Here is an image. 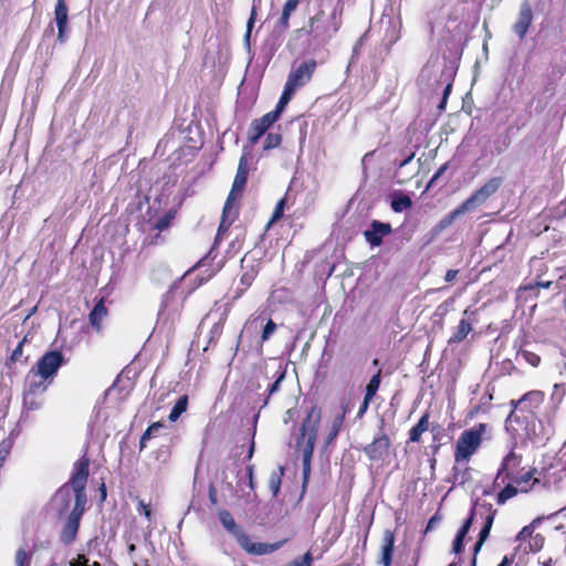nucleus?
<instances>
[{"label": "nucleus", "mask_w": 566, "mask_h": 566, "mask_svg": "<svg viewBox=\"0 0 566 566\" xmlns=\"http://www.w3.org/2000/svg\"><path fill=\"white\" fill-rule=\"evenodd\" d=\"M88 459L86 458L80 459L74 464L72 485L75 493V505L61 534V539L64 543H71L72 541H74L80 526V520L82 517L84 506L86 503L85 485L88 478Z\"/></svg>", "instance_id": "1"}, {"label": "nucleus", "mask_w": 566, "mask_h": 566, "mask_svg": "<svg viewBox=\"0 0 566 566\" xmlns=\"http://www.w3.org/2000/svg\"><path fill=\"white\" fill-rule=\"evenodd\" d=\"M321 419V409L316 406H312L306 418L302 422L300 436L296 440V447L302 452L304 482L308 479L311 473V460L314 452Z\"/></svg>", "instance_id": "2"}, {"label": "nucleus", "mask_w": 566, "mask_h": 566, "mask_svg": "<svg viewBox=\"0 0 566 566\" xmlns=\"http://www.w3.org/2000/svg\"><path fill=\"white\" fill-rule=\"evenodd\" d=\"M248 155L249 150L245 147L243 149V154L239 160V166L237 170V175L232 185L231 192L226 201L223 213L221 218V222L218 229V233L216 237V242L219 241L222 234L228 231L229 227L233 222L235 218V213H231L232 210V200L235 198L237 192H241L247 184L248 179Z\"/></svg>", "instance_id": "3"}, {"label": "nucleus", "mask_w": 566, "mask_h": 566, "mask_svg": "<svg viewBox=\"0 0 566 566\" xmlns=\"http://www.w3.org/2000/svg\"><path fill=\"white\" fill-rule=\"evenodd\" d=\"M218 517L223 527L235 537L241 548L251 555L260 556L271 554L279 547L277 544L252 542L251 538L237 525L231 513L226 510L220 511L218 513Z\"/></svg>", "instance_id": "4"}, {"label": "nucleus", "mask_w": 566, "mask_h": 566, "mask_svg": "<svg viewBox=\"0 0 566 566\" xmlns=\"http://www.w3.org/2000/svg\"><path fill=\"white\" fill-rule=\"evenodd\" d=\"M496 514V510L493 509L492 504L483 502L475 503L474 507L471 511L469 518L464 522L462 527L458 531V535L465 537L468 534L473 521L480 516L483 520V526L479 534V539L474 545V556L479 553L484 542L488 539L490 535V531L492 528L494 517ZM476 558L474 557L472 560V566H475Z\"/></svg>", "instance_id": "5"}, {"label": "nucleus", "mask_w": 566, "mask_h": 566, "mask_svg": "<svg viewBox=\"0 0 566 566\" xmlns=\"http://www.w3.org/2000/svg\"><path fill=\"white\" fill-rule=\"evenodd\" d=\"M342 25V8H335L331 14L318 11L308 21L307 33L316 41L325 42L332 39Z\"/></svg>", "instance_id": "6"}, {"label": "nucleus", "mask_w": 566, "mask_h": 566, "mask_svg": "<svg viewBox=\"0 0 566 566\" xmlns=\"http://www.w3.org/2000/svg\"><path fill=\"white\" fill-rule=\"evenodd\" d=\"M52 382L42 378L33 369H30L25 376L23 388V406L29 410H36L41 407L40 397L48 390Z\"/></svg>", "instance_id": "7"}, {"label": "nucleus", "mask_w": 566, "mask_h": 566, "mask_svg": "<svg viewBox=\"0 0 566 566\" xmlns=\"http://www.w3.org/2000/svg\"><path fill=\"white\" fill-rule=\"evenodd\" d=\"M484 431L485 424L481 423L476 429L465 430L461 433L454 452L455 462L467 461L475 453L482 442Z\"/></svg>", "instance_id": "8"}, {"label": "nucleus", "mask_w": 566, "mask_h": 566, "mask_svg": "<svg viewBox=\"0 0 566 566\" xmlns=\"http://www.w3.org/2000/svg\"><path fill=\"white\" fill-rule=\"evenodd\" d=\"M65 364L62 352L54 349L43 354L38 360L36 365L32 367L36 374L42 378L53 382L59 369Z\"/></svg>", "instance_id": "9"}, {"label": "nucleus", "mask_w": 566, "mask_h": 566, "mask_svg": "<svg viewBox=\"0 0 566 566\" xmlns=\"http://www.w3.org/2000/svg\"><path fill=\"white\" fill-rule=\"evenodd\" d=\"M502 179L493 177L489 179L483 186L474 191L463 203V209L468 212L473 211L482 206L491 196H493L500 188Z\"/></svg>", "instance_id": "10"}, {"label": "nucleus", "mask_w": 566, "mask_h": 566, "mask_svg": "<svg viewBox=\"0 0 566 566\" xmlns=\"http://www.w3.org/2000/svg\"><path fill=\"white\" fill-rule=\"evenodd\" d=\"M316 67L317 62L314 59L303 61L290 72L285 84L296 91L311 81Z\"/></svg>", "instance_id": "11"}, {"label": "nucleus", "mask_w": 566, "mask_h": 566, "mask_svg": "<svg viewBox=\"0 0 566 566\" xmlns=\"http://www.w3.org/2000/svg\"><path fill=\"white\" fill-rule=\"evenodd\" d=\"M277 120L276 113H266L261 118L254 119L248 130V139L255 145L265 132Z\"/></svg>", "instance_id": "12"}, {"label": "nucleus", "mask_w": 566, "mask_h": 566, "mask_svg": "<svg viewBox=\"0 0 566 566\" xmlns=\"http://www.w3.org/2000/svg\"><path fill=\"white\" fill-rule=\"evenodd\" d=\"M533 21V12L528 0L521 3L517 21L513 25L514 33L523 39Z\"/></svg>", "instance_id": "13"}, {"label": "nucleus", "mask_w": 566, "mask_h": 566, "mask_svg": "<svg viewBox=\"0 0 566 566\" xmlns=\"http://www.w3.org/2000/svg\"><path fill=\"white\" fill-rule=\"evenodd\" d=\"M390 232L391 226L389 223L374 220L370 228L364 231V237L371 247H379L382 243L384 237Z\"/></svg>", "instance_id": "14"}, {"label": "nucleus", "mask_w": 566, "mask_h": 566, "mask_svg": "<svg viewBox=\"0 0 566 566\" xmlns=\"http://www.w3.org/2000/svg\"><path fill=\"white\" fill-rule=\"evenodd\" d=\"M73 500L75 501V493H74V489L72 485V479H71L70 484H65L57 490V492L53 496L52 503H53L55 510L60 514H63L70 509L71 502Z\"/></svg>", "instance_id": "15"}, {"label": "nucleus", "mask_w": 566, "mask_h": 566, "mask_svg": "<svg viewBox=\"0 0 566 566\" xmlns=\"http://www.w3.org/2000/svg\"><path fill=\"white\" fill-rule=\"evenodd\" d=\"M389 447V438L382 434L378 438H375L373 442L365 448V453L370 460H380L388 454Z\"/></svg>", "instance_id": "16"}, {"label": "nucleus", "mask_w": 566, "mask_h": 566, "mask_svg": "<svg viewBox=\"0 0 566 566\" xmlns=\"http://www.w3.org/2000/svg\"><path fill=\"white\" fill-rule=\"evenodd\" d=\"M521 463V458L513 451H511L502 461L501 467L495 476L494 483H504L506 479H511L513 470Z\"/></svg>", "instance_id": "17"}, {"label": "nucleus", "mask_w": 566, "mask_h": 566, "mask_svg": "<svg viewBox=\"0 0 566 566\" xmlns=\"http://www.w3.org/2000/svg\"><path fill=\"white\" fill-rule=\"evenodd\" d=\"M535 471V469H532L520 475L511 474V479L509 480L517 486L520 492L526 493L533 488L534 484L539 482L538 479L534 478Z\"/></svg>", "instance_id": "18"}, {"label": "nucleus", "mask_w": 566, "mask_h": 566, "mask_svg": "<svg viewBox=\"0 0 566 566\" xmlns=\"http://www.w3.org/2000/svg\"><path fill=\"white\" fill-rule=\"evenodd\" d=\"M395 546V535L391 531L387 530L382 535V545H381V564L384 566H390L392 560V553Z\"/></svg>", "instance_id": "19"}, {"label": "nucleus", "mask_w": 566, "mask_h": 566, "mask_svg": "<svg viewBox=\"0 0 566 566\" xmlns=\"http://www.w3.org/2000/svg\"><path fill=\"white\" fill-rule=\"evenodd\" d=\"M395 546V535L391 531L387 530L382 535V545H381V564L384 566H390L392 560V553Z\"/></svg>", "instance_id": "20"}, {"label": "nucleus", "mask_w": 566, "mask_h": 566, "mask_svg": "<svg viewBox=\"0 0 566 566\" xmlns=\"http://www.w3.org/2000/svg\"><path fill=\"white\" fill-rule=\"evenodd\" d=\"M346 412H347V407L342 406L340 409L335 413V416L331 422L328 434L326 437V444L332 443L338 436L339 430L343 426Z\"/></svg>", "instance_id": "21"}, {"label": "nucleus", "mask_w": 566, "mask_h": 566, "mask_svg": "<svg viewBox=\"0 0 566 566\" xmlns=\"http://www.w3.org/2000/svg\"><path fill=\"white\" fill-rule=\"evenodd\" d=\"M470 332H472V325L471 323L465 319V318H462L454 333L452 334V336L449 338L448 343L449 344H459L461 343L463 339H465V337L470 334Z\"/></svg>", "instance_id": "22"}, {"label": "nucleus", "mask_w": 566, "mask_h": 566, "mask_svg": "<svg viewBox=\"0 0 566 566\" xmlns=\"http://www.w3.org/2000/svg\"><path fill=\"white\" fill-rule=\"evenodd\" d=\"M429 429V413H424L409 431V440L411 442H419L421 434Z\"/></svg>", "instance_id": "23"}, {"label": "nucleus", "mask_w": 566, "mask_h": 566, "mask_svg": "<svg viewBox=\"0 0 566 566\" xmlns=\"http://www.w3.org/2000/svg\"><path fill=\"white\" fill-rule=\"evenodd\" d=\"M106 314L107 311L102 301L98 302L90 313V323L92 324L93 327L96 328L97 332L101 331V322L104 319Z\"/></svg>", "instance_id": "24"}, {"label": "nucleus", "mask_w": 566, "mask_h": 566, "mask_svg": "<svg viewBox=\"0 0 566 566\" xmlns=\"http://www.w3.org/2000/svg\"><path fill=\"white\" fill-rule=\"evenodd\" d=\"M544 400V394L539 390H533L525 394L520 400L518 403H524L528 406V409L532 410L537 408Z\"/></svg>", "instance_id": "25"}, {"label": "nucleus", "mask_w": 566, "mask_h": 566, "mask_svg": "<svg viewBox=\"0 0 566 566\" xmlns=\"http://www.w3.org/2000/svg\"><path fill=\"white\" fill-rule=\"evenodd\" d=\"M411 206H412V201H411L410 197L407 195L397 193L392 197L391 209L397 213H400L403 210L409 209Z\"/></svg>", "instance_id": "26"}, {"label": "nucleus", "mask_w": 566, "mask_h": 566, "mask_svg": "<svg viewBox=\"0 0 566 566\" xmlns=\"http://www.w3.org/2000/svg\"><path fill=\"white\" fill-rule=\"evenodd\" d=\"M54 15L56 25H67L69 9L64 0H56Z\"/></svg>", "instance_id": "27"}, {"label": "nucleus", "mask_w": 566, "mask_h": 566, "mask_svg": "<svg viewBox=\"0 0 566 566\" xmlns=\"http://www.w3.org/2000/svg\"><path fill=\"white\" fill-rule=\"evenodd\" d=\"M294 93H295V91L293 88H291L286 84L284 85V90H283V93H282L279 102H277V105H276L275 109L271 112V113H276L277 119L280 118L281 113L283 112V109L287 105V103L291 101Z\"/></svg>", "instance_id": "28"}, {"label": "nucleus", "mask_w": 566, "mask_h": 566, "mask_svg": "<svg viewBox=\"0 0 566 566\" xmlns=\"http://www.w3.org/2000/svg\"><path fill=\"white\" fill-rule=\"evenodd\" d=\"M188 407V397L186 395L179 397L175 406L172 407L168 419L171 422H175L186 410Z\"/></svg>", "instance_id": "29"}, {"label": "nucleus", "mask_w": 566, "mask_h": 566, "mask_svg": "<svg viewBox=\"0 0 566 566\" xmlns=\"http://www.w3.org/2000/svg\"><path fill=\"white\" fill-rule=\"evenodd\" d=\"M520 490L517 486L511 481V483H507L505 488L497 494L496 502L499 505H503L509 501L510 499L514 497Z\"/></svg>", "instance_id": "30"}, {"label": "nucleus", "mask_w": 566, "mask_h": 566, "mask_svg": "<svg viewBox=\"0 0 566 566\" xmlns=\"http://www.w3.org/2000/svg\"><path fill=\"white\" fill-rule=\"evenodd\" d=\"M465 212H468V211L465 209H463V206L462 205L459 206L453 211H451L449 214H447L443 219H441V221L438 224V228L440 230L448 228L449 226H451L454 222V220L457 218L464 214Z\"/></svg>", "instance_id": "31"}, {"label": "nucleus", "mask_w": 566, "mask_h": 566, "mask_svg": "<svg viewBox=\"0 0 566 566\" xmlns=\"http://www.w3.org/2000/svg\"><path fill=\"white\" fill-rule=\"evenodd\" d=\"M380 374H381V370L379 369L370 378L369 382L367 384L366 392H365L366 400H373V398L375 397L377 390L379 389V386H380Z\"/></svg>", "instance_id": "32"}, {"label": "nucleus", "mask_w": 566, "mask_h": 566, "mask_svg": "<svg viewBox=\"0 0 566 566\" xmlns=\"http://www.w3.org/2000/svg\"><path fill=\"white\" fill-rule=\"evenodd\" d=\"M283 475V468L277 471H273L269 478V489L273 496H276L281 488V478Z\"/></svg>", "instance_id": "33"}, {"label": "nucleus", "mask_w": 566, "mask_h": 566, "mask_svg": "<svg viewBox=\"0 0 566 566\" xmlns=\"http://www.w3.org/2000/svg\"><path fill=\"white\" fill-rule=\"evenodd\" d=\"M161 422H154L150 424L147 430L143 433L140 440H139V448L143 450L146 447V442L150 440L157 432L163 428Z\"/></svg>", "instance_id": "34"}, {"label": "nucleus", "mask_w": 566, "mask_h": 566, "mask_svg": "<svg viewBox=\"0 0 566 566\" xmlns=\"http://www.w3.org/2000/svg\"><path fill=\"white\" fill-rule=\"evenodd\" d=\"M261 2H262V0H252V9H251L250 18L247 22V32L244 35V39L247 42H249V40H250L251 31H252V28H253V24H254V21L256 18V10L261 6Z\"/></svg>", "instance_id": "35"}, {"label": "nucleus", "mask_w": 566, "mask_h": 566, "mask_svg": "<svg viewBox=\"0 0 566 566\" xmlns=\"http://www.w3.org/2000/svg\"><path fill=\"white\" fill-rule=\"evenodd\" d=\"M281 142H282L281 134H279V133H270V134H268V136H266V138L264 140L263 149L264 150L274 149V148L280 146Z\"/></svg>", "instance_id": "36"}, {"label": "nucleus", "mask_w": 566, "mask_h": 566, "mask_svg": "<svg viewBox=\"0 0 566 566\" xmlns=\"http://www.w3.org/2000/svg\"><path fill=\"white\" fill-rule=\"evenodd\" d=\"M12 446L13 441L10 438L3 439L0 442V468L3 465Z\"/></svg>", "instance_id": "37"}, {"label": "nucleus", "mask_w": 566, "mask_h": 566, "mask_svg": "<svg viewBox=\"0 0 566 566\" xmlns=\"http://www.w3.org/2000/svg\"><path fill=\"white\" fill-rule=\"evenodd\" d=\"M276 327H277L276 324L272 319H269L263 327L262 335H261V342L264 343V342L269 340L271 338V336L275 333Z\"/></svg>", "instance_id": "38"}, {"label": "nucleus", "mask_w": 566, "mask_h": 566, "mask_svg": "<svg viewBox=\"0 0 566 566\" xmlns=\"http://www.w3.org/2000/svg\"><path fill=\"white\" fill-rule=\"evenodd\" d=\"M17 566H30V556L24 549H18L15 553Z\"/></svg>", "instance_id": "39"}, {"label": "nucleus", "mask_w": 566, "mask_h": 566, "mask_svg": "<svg viewBox=\"0 0 566 566\" xmlns=\"http://www.w3.org/2000/svg\"><path fill=\"white\" fill-rule=\"evenodd\" d=\"M171 218L172 217L170 214H165L160 217L156 221L155 229H157L158 231L166 230L170 226Z\"/></svg>", "instance_id": "40"}, {"label": "nucleus", "mask_w": 566, "mask_h": 566, "mask_svg": "<svg viewBox=\"0 0 566 566\" xmlns=\"http://www.w3.org/2000/svg\"><path fill=\"white\" fill-rule=\"evenodd\" d=\"M522 357L532 366L536 367L538 366L541 358L538 355L531 353V352H523Z\"/></svg>", "instance_id": "41"}, {"label": "nucleus", "mask_w": 566, "mask_h": 566, "mask_svg": "<svg viewBox=\"0 0 566 566\" xmlns=\"http://www.w3.org/2000/svg\"><path fill=\"white\" fill-rule=\"evenodd\" d=\"M284 206H285V199L282 198L276 203V207H275V209L273 211V214H272V221L279 220L283 216Z\"/></svg>", "instance_id": "42"}, {"label": "nucleus", "mask_w": 566, "mask_h": 566, "mask_svg": "<svg viewBox=\"0 0 566 566\" xmlns=\"http://www.w3.org/2000/svg\"><path fill=\"white\" fill-rule=\"evenodd\" d=\"M298 3L300 0H286L282 11L292 14L297 8Z\"/></svg>", "instance_id": "43"}, {"label": "nucleus", "mask_w": 566, "mask_h": 566, "mask_svg": "<svg viewBox=\"0 0 566 566\" xmlns=\"http://www.w3.org/2000/svg\"><path fill=\"white\" fill-rule=\"evenodd\" d=\"M138 513L143 514L148 521H150L151 511L149 509V505L146 504L144 501H140L138 504Z\"/></svg>", "instance_id": "44"}, {"label": "nucleus", "mask_w": 566, "mask_h": 566, "mask_svg": "<svg viewBox=\"0 0 566 566\" xmlns=\"http://www.w3.org/2000/svg\"><path fill=\"white\" fill-rule=\"evenodd\" d=\"M463 539H464L463 536H460V535L457 534V536H455V538L453 541V546H452L453 553L459 554V553L462 552Z\"/></svg>", "instance_id": "45"}, {"label": "nucleus", "mask_w": 566, "mask_h": 566, "mask_svg": "<svg viewBox=\"0 0 566 566\" xmlns=\"http://www.w3.org/2000/svg\"><path fill=\"white\" fill-rule=\"evenodd\" d=\"M57 27V41L60 43H65L66 42V31H67V25H56Z\"/></svg>", "instance_id": "46"}, {"label": "nucleus", "mask_w": 566, "mask_h": 566, "mask_svg": "<svg viewBox=\"0 0 566 566\" xmlns=\"http://www.w3.org/2000/svg\"><path fill=\"white\" fill-rule=\"evenodd\" d=\"M448 168V165L444 164L442 165L437 171L436 174L432 176L428 187H430L431 185H433L436 182V180H438L440 178V176L447 170Z\"/></svg>", "instance_id": "47"}, {"label": "nucleus", "mask_w": 566, "mask_h": 566, "mask_svg": "<svg viewBox=\"0 0 566 566\" xmlns=\"http://www.w3.org/2000/svg\"><path fill=\"white\" fill-rule=\"evenodd\" d=\"M23 343H24V340H21L18 344V346L13 349L12 355H11L12 360H18L21 357Z\"/></svg>", "instance_id": "48"}, {"label": "nucleus", "mask_w": 566, "mask_h": 566, "mask_svg": "<svg viewBox=\"0 0 566 566\" xmlns=\"http://www.w3.org/2000/svg\"><path fill=\"white\" fill-rule=\"evenodd\" d=\"M291 14L289 13H285L282 11V14H281V18L279 20V25L285 30L289 28V19H290Z\"/></svg>", "instance_id": "49"}, {"label": "nucleus", "mask_w": 566, "mask_h": 566, "mask_svg": "<svg viewBox=\"0 0 566 566\" xmlns=\"http://www.w3.org/2000/svg\"><path fill=\"white\" fill-rule=\"evenodd\" d=\"M283 378H284V374L282 373V374H280V376L276 378V380L271 385V387H270V389H269L270 395L274 394V392L279 389L280 384H281V381L283 380Z\"/></svg>", "instance_id": "50"}, {"label": "nucleus", "mask_w": 566, "mask_h": 566, "mask_svg": "<svg viewBox=\"0 0 566 566\" xmlns=\"http://www.w3.org/2000/svg\"><path fill=\"white\" fill-rule=\"evenodd\" d=\"M450 91H451V84L449 83L446 87H444V91H443V98L441 101V104L439 105V108L443 109L444 108V105H446V102H447V98H448V95L450 94Z\"/></svg>", "instance_id": "51"}, {"label": "nucleus", "mask_w": 566, "mask_h": 566, "mask_svg": "<svg viewBox=\"0 0 566 566\" xmlns=\"http://www.w3.org/2000/svg\"><path fill=\"white\" fill-rule=\"evenodd\" d=\"M533 530L531 526H525L522 528V531L518 533V538L520 539H524L526 538L527 536H530L532 534Z\"/></svg>", "instance_id": "52"}, {"label": "nucleus", "mask_w": 566, "mask_h": 566, "mask_svg": "<svg viewBox=\"0 0 566 566\" xmlns=\"http://www.w3.org/2000/svg\"><path fill=\"white\" fill-rule=\"evenodd\" d=\"M458 273H459L458 270H448L446 273L444 280L447 282H452L453 280H455Z\"/></svg>", "instance_id": "53"}, {"label": "nucleus", "mask_w": 566, "mask_h": 566, "mask_svg": "<svg viewBox=\"0 0 566 566\" xmlns=\"http://www.w3.org/2000/svg\"><path fill=\"white\" fill-rule=\"evenodd\" d=\"M497 566H514V556H504Z\"/></svg>", "instance_id": "54"}, {"label": "nucleus", "mask_w": 566, "mask_h": 566, "mask_svg": "<svg viewBox=\"0 0 566 566\" xmlns=\"http://www.w3.org/2000/svg\"><path fill=\"white\" fill-rule=\"evenodd\" d=\"M370 401L371 400H366V397L364 398V401L358 410V417H361L367 411Z\"/></svg>", "instance_id": "55"}, {"label": "nucleus", "mask_w": 566, "mask_h": 566, "mask_svg": "<svg viewBox=\"0 0 566 566\" xmlns=\"http://www.w3.org/2000/svg\"><path fill=\"white\" fill-rule=\"evenodd\" d=\"M301 563L303 564V566H311V563H312L311 553H306Z\"/></svg>", "instance_id": "56"}, {"label": "nucleus", "mask_w": 566, "mask_h": 566, "mask_svg": "<svg viewBox=\"0 0 566 566\" xmlns=\"http://www.w3.org/2000/svg\"><path fill=\"white\" fill-rule=\"evenodd\" d=\"M415 157V154H410L406 159H403L402 161L399 163V168H402L405 167L406 165H408Z\"/></svg>", "instance_id": "57"}, {"label": "nucleus", "mask_w": 566, "mask_h": 566, "mask_svg": "<svg viewBox=\"0 0 566 566\" xmlns=\"http://www.w3.org/2000/svg\"><path fill=\"white\" fill-rule=\"evenodd\" d=\"M438 518L437 516H432L429 522H428V525H427V531H429L430 528L433 527V525L437 523Z\"/></svg>", "instance_id": "58"}, {"label": "nucleus", "mask_w": 566, "mask_h": 566, "mask_svg": "<svg viewBox=\"0 0 566 566\" xmlns=\"http://www.w3.org/2000/svg\"><path fill=\"white\" fill-rule=\"evenodd\" d=\"M258 321H259V317H251V318L247 322V326L256 325Z\"/></svg>", "instance_id": "59"}, {"label": "nucleus", "mask_w": 566, "mask_h": 566, "mask_svg": "<svg viewBox=\"0 0 566 566\" xmlns=\"http://www.w3.org/2000/svg\"><path fill=\"white\" fill-rule=\"evenodd\" d=\"M209 497H210V501H211L212 503H216V494H214L213 489H210Z\"/></svg>", "instance_id": "60"}, {"label": "nucleus", "mask_w": 566, "mask_h": 566, "mask_svg": "<svg viewBox=\"0 0 566 566\" xmlns=\"http://www.w3.org/2000/svg\"><path fill=\"white\" fill-rule=\"evenodd\" d=\"M248 478H253V465L247 468Z\"/></svg>", "instance_id": "61"}, {"label": "nucleus", "mask_w": 566, "mask_h": 566, "mask_svg": "<svg viewBox=\"0 0 566 566\" xmlns=\"http://www.w3.org/2000/svg\"><path fill=\"white\" fill-rule=\"evenodd\" d=\"M101 493H102V499L105 500V497H106V486H105L104 483L101 486Z\"/></svg>", "instance_id": "62"}, {"label": "nucleus", "mask_w": 566, "mask_h": 566, "mask_svg": "<svg viewBox=\"0 0 566 566\" xmlns=\"http://www.w3.org/2000/svg\"><path fill=\"white\" fill-rule=\"evenodd\" d=\"M289 566H303L302 563H300L298 560H294L292 564H290Z\"/></svg>", "instance_id": "63"}, {"label": "nucleus", "mask_w": 566, "mask_h": 566, "mask_svg": "<svg viewBox=\"0 0 566 566\" xmlns=\"http://www.w3.org/2000/svg\"><path fill=\"white\" fill-rule=\"evenodd\" d=\"M543 566H552V559H548L543 563Z\"/></svg>", "instance_id": "64"}]
</instances>
